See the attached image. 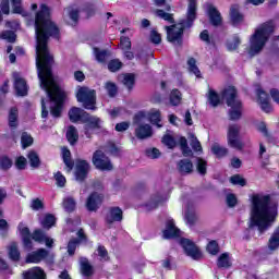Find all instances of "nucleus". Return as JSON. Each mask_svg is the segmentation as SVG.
Masks as SVG:
<instances>
[{
  "label": "nucleus",
  "mask_w": 279,
  "mask_h": 279,
  "mask_svg": "<svg viewBox=\"0 0 279 279\" xmlns=\"http://www.w3.org/2000/svg\"><path fill=\"white\" fill-rule=\"evenodd\" d=\"M60 29L51 22L49 7L41 4L40 10L35 16V36H36V66L37 75L43 88L51 101L50 114L56 119L62 117V104L66 93L58 86L51 72L53 66V54L49 51V38H58Z\"/></svg>",
  "instance_id": "obj_1"
},
{
  "label": "nucleus",
  "mask_w": 279,
  "mask_h": 279,
  "mask_svg": "<svg viewBox=\"0 0 279 279\" xmlns=\"http://www.w3.org/2000/svg\"><path fill=\"white\" fill-rule=\"evenodd\" d=\"M278 217V206H271V197L265 194H255L251 199L248 228H257L258 232H267Z\"/></svg>",
  "instance_id": "obj_2"
},
{
  "label": "nucleus",
  "mask_w": 279,
  "mask_h": 279,
  "mask_svg": "<svg viewBox=\"0 0 279 279\" xmlns=\"http://www.w3.org/2000/svg\"><path fill=\"white\" fill-rule=\"evenodd\" d=\"M195 19H197V0H189L186 19L181 20L180 23L172 26H165L167 40L172 43V45H182L184 29H191Z\"/></svg>",
  "instance_id": "obj_3"
},
{
  "label": "nucleus",
  "mask_w": 279,
  "mask_h": 279,
  "mask_svg": "<svg viewBox=\"0 0 279 279\" xmlns=\"http://www.w3.org/2000/svg\"><path fill=\"white\" fill-rule=\"evenodd\" d=\"M274 32H276V24L272 21L265 22L255 28L254 34L250 37L248 56L251 58L258 56L265 49V45Z\"/></svg>",
  "instance_id": "obj_4"
},
{
  "label": "nucleus",
  "mask_w": 279,
  "mask_h": 279,
  "mask_svg": "<svg viewBox=\"0 0 279 279\" xmlns=\"http://www.w3.org/2000/svg\"><path fill=\"white\" fill-rule=\"evenodd\" d=\"M222 98L226 100L229 110V119L231 121H239L243 112V105L236 98V88L234 86L227 87L222 93Z\"/></svg>",
  "instance_id": "obj_5"
},
{
  "label": "nucleus",
  "mask_w": 279,
  "mask_h": 279,
  "mask_svg": "<svg viewBox=\"0 0 279 279\" xmlns=\"http://www.w3.org/2000/svg\"><path fill=\"white\" fill-rule=\"evenodd\" d=\"M20 234L22 236L23 245L26 250H32V239L37 243H45V239H47V234L43 232V230L37 229L33 232L29 231L23 222L19 225Z\"/></svg>",
  "instance_id": "obj_6"
},
{
  "label": "nucleus",
  "mask_w": 279,
  "mask_h": 279,
  "mask_svg": "<svg viewBox=\"0 0 279 279\" xmlns=\"http://www.w3.org/2000/svg\"><path fill=\"white\" fill-rule=\"evenodd\" d=\"M76 99L83 104L86 110H97V92L88 87H80L76 93Z\"/></svg>",
  "instance_id": "obj_7"
},
{
  "label": "nucleus",
  "mask_w": 279,
  "mask_h": 279,
  "mask_svg": "<svg viewBox=\"0 0 279 279\" xmlns=\"http://www.w3.org/2000/svg\"><path fill=\"white\" fill-rule=\"evenodd\" d=\"M145 113L140 112L134 118V123L137 125L135 129V136L140 138V141H145V138H151L154 131L151 130V125L145 124Z\"/></svg>",
  "instance_id": "obj_8"
},
{
  "label": "nucleus",
  "mask_w": 279,
  "mask_h": 279,
  "mask_svg": "<svg viewBox=\"0 0 279 279\" xmlns=\"http://www.w3.org/2000/svg\"><path fill=\"white\" fill-rule=\"evenodd\" d=\"M92 162L99 171H112L114 169L112 161H110V158L106 156L104 150H96L93 154Z\"/></svg>",
  "instance_id": "obj_9"
},
{
  "label": "nucleus",
  "mask_w": 279,
  "mask_h": 279,
  "mask_svg": "<svg viewBox=\"0 0 279 279\" xmlns=\"http://www.w3.org/2000/svg\"><path fill=\"white\" fill-rule=\"evenodd\" d=\"M240 134H241V126H239L238 124L229 125L228 133H227V141H228L229 147H232L233 149H238V150H241L243 149V147H245V145L239 137Z\"/></svg>",
  "instance_id": "obj_10"
},
{
  "label": "nucleus",
  "mask_w": 279,
  "mask_h": 279,
  "mask_svg": "<svg viewBox=\"0 0 279 279\" xmlns=\"http://www.w3.org/2000/svg\"><path fill=\"white\" fill-rule=\"evenodd\" d=\"M82 122L85 123L84 130L87 138H90V132H93V130H101V119L98 117L83 113Z\"/></svg>",
  "instance_id": "obj_11"
},
{
  "label": "nucleus",
  "mask_w": 279,
  "mask_h": 279,
  "mask_svg": "<svg viewBox=\"0 0 279 279\" xmlns=\"http://www.w3.org/2000/svg\"><path fill=\"white\" fill-rule=\"evenodd\" d=\"M180 244L185 254L193 258V260H199L202 258V252L199 251V247L193 243V241L189 239H181Z\"/></svg>",
  "instance_id": "obj_12"
},
{
  "label": "nucleus",
  "mask_w": 279,
  "mask_h": 279,
  "mask_svg": "<svg viewBox=\"0 0 279 279\" xmlns=\"http://www.w3.org/2000/svg\"><path fill=\"white\" fill-rule=\"evenodd\" d=\"M88 171H90V163L86 160L78 159L76 161V170L75 178L77 182H84L86 177L88 175Z\"/></svg>",
  "instance_id": "obj_13"
},
{
  "label": "nucleus",
  "mask_w": 279,
  "mask_h": 279,
  "mask_svg": "<svg viewBox=\"0 0 279 279\" xmlns=\"http://www.w3.org/2000/svg\"><path fill=\"white\" fill-rule=\"evenodd\" d=\"M230 21L234 27H239L245 21V15L241 13V7L239 4H232L230 7Z\"/></svg>",
  "instance_id": "obj_14"
},
{
  "label": "nucleus",
  "mask_w": 279,
  "mask_h": 279,
  "mask_svg": "<svg viewBox=\"0 0 279 279\" xmlns=\"http://www.w3.org/2000/svg\"><path fill=\"white\" fill-rule=\"evenodd\" d=\"M181 234L182 231L175 227L173 219H168L166 221V229L163 230V239H178Z\"/></svg>",
  "instance_id": "obj_15"
},
{
  "label": "nucleus",
  "mask_w": 279,
  "mask_h": 279,
  "mask_svg": "<svg viewBox=\"0 0 279 279\" xmlns=\"http://www.w3.org/2000/svg\"><path fill=\"white\" fill-rule=\"evenodd\" d=\"M13 80L17 95L20 97H25V95H27V82H25V78L21 76V73L13 72Z\"/></svg>",
  "instance_id": "obj_16"
},
{
  "label": "nucleus",
  "mask_w": 279,
  "mask_h": 279,
  "mask_svg": "<svg viewBox=\"0 0 279 279\" xmlns=\"http://www.w3.org/2000/svg\"><path fill=\"white\" fill-rule=\"evenodd\" d=\"M101 202H104V197H101L98 193H92L86 201V208L89 213H95L101 206Z\"/></svg>",
  "instance_id": "obj_17"
},
{
  "label": "nucleus",
  "mask_w": 279,
  "mask_h": 279,
  "mask_svg": "<svg viewBox=\"0 0 279 279\" xmlns=\"http://www.w3.org/2000/svg\"><path fill=\"white\" fill-rule=\"evenodd\" d=\"M80 271L84 278H92V276H95V266H93V264H90L88 258L81 257L80 258Z\"/></svg>",
  "instance_id": "obj_18"
},
{
  "label": "nucleus",
  "mask_w": 279,
  "mask_h": 279,
  "mask_svg": "<svg viewBox=\"0 0 279 279\" xmlns=\"http://www.w3.org/2000/svg\"><path fill=\"white\" fill-rule=\"evenodd\" d=\"M194 169L193 161L190 159H181L177 162V171L180 175H191Z\"/></svg>",
  "instance_id": "obj_19"
},
{
  "label": "nucleus",
  "mask_w": 279,
  "mask_h": 279,
  "mask_svg": "<svg viewBox=\"0 0 279 279\" xmlns=\"http://www.w3.org/2000/svg\"><path fill=\"white\" fill-rule=\"evenodd\" d=\"M116 221H123V210L119 207H111L106 216V222L112 226Z\"/></svg>",
  "instance_id": "obj_20"
},
{
  "label": "nucleus",
  "mask_w": 279,
  "mask_h": 279,
  "mask_svg": "<svg viewBox=\"0 0 279 279\" xmlns=\"http://www.w3.org/2000/svg\"><path fill=\"white\" fill-rule=\"evenodd\" d=\"M47 256H49V251L45 250V248H39L35 252L29 253L26 256V263H40L41 260H45V258H47Z\"/></svg>",
  "instance_id": "obj_21"
},
{
  "label": "nucleus",
  "mask_w": 279,
  "mask_h": 279,
  "mask_svg": "<svg viewBox=\"0 0 279 279\" xmlns=\"http://www.w3.org/2000/svg\"><path fill=\"white\" fill-rule=\"evenodd\" d=\"M23 279H46L45 270L40 267H33L22 274Z\"/></svg>",
  "instance_id": "obj_22"
},
{
  "label": "nucleus",
  "mask_w": 279,
  "mask_h": 279,
  "mask_svg": "<svg viewBox=\"0 0 279 279\" xmlns=\"http://www.w3.org/2000/svg\"><path fill=\"white\" fill-rule=\"evenodd\" d=\"M208 16L211 25H214L215 27H219V25H221V13H219L217 8L209 5Z\"/></svg>",
  "instance_id": "obj_23"
},
{
  "label": "nucleus",
  "mask_w": 279,
  "mask_h": 279,
  "mask_svg": "<svg viewBox=\"0 0 279 279\" xmlns=\"http://www.w3.org/2000/svg\"><path fill=\"white\" fill-rule=\"evenodd\" d=\"M217 267L219 269H230L232 267V258L230 253H222L217 259Z\"/></svg>",
  "instance_id": "obj_24"
},
{
  "label": "nucleus",
  "mask_w": 279,
  "mask_h": 279,
  "mask_svg": "<svg viewBox=\"0 0 279 279\" xmlns=\"http://www.w3.org/2000/svg\"><path fill=\"white\" fill-rule=\"evenodd\" d=\"M184 221L190 228L195 227V223H197V214H195L193 208L187 207L185 209Z\"/></svg>",
  "instance_id": "obj_25"
},
{
  "label": "nucleus",
  "mask_w": 279,
  "mask_h": 279,
  "mask_svg": "<svg viewBox=\"0 0 279 279\" xmlns=\"http://www.w3.org/2000/svg\"><path fill=\"white\" fill-rule=\"evenodd\" d=\"M84 114H87V112L77 107H73L69 111V118L72 123H77V121H82V117H84Z\"/></svg>",
  "instance_id": "obj_26"
},
{
  "label": "nucleus",
  "mask_w": 279,
  "mask_h": 279,
  "mask_svg": "<svg viewBox=\"0 0 279 279\" xmlns=\"http://www.w3.org/2000/svg\"><path fill=\"white\" fill-rule=\"evenodd\" d=\"M268 250L270 252H276L279 250V227L274 231L268 240Z\"/></svg>",
  "instance_id": "obj_27"
},
{
  "label": "nucleus",
  "mask_w": 279,
  "mask_h": 279,
  "mask_svg": "<svg viewBox=\"0 0 279 279\" xmlns=\"http://www.w3.org/2000/svg\"><path fill=\"white\" fill-rule=\"evenodd\" d=\"M162 202H167V197H161V196H154L150 198L149 203L145 204V209L146 210H156Z\"/></svg>",
  "instance_id": "obj_28"
},
{
  "label": "nucleus",
  "mask_w": 279,
  "mask_h": 279,
  "mask_svg": "<svg viewBox=\"0 0 279 279\" xmlns=\"http://www.w3.org/2000/svg\"><path fill=\"white\" fill-rule=\"evenodd\" d=\"M62 158H63V162L66 167L68 173H71V171H73V167H75V163L71 160V150L63 148L62 149Z\"/></svg>",
  "instance_id": "obj_29"
},
{
  "label": "nucleus",
  "mask_w": 279,
  "mask_h": 279,
  "mask_svg": "<svg viewBox=\"0 0 279 279\" xmlns=\"http://www.w3.org/2000/svg\"><path fill=\"white\" fill-rule=\"evenodd\" d=\"M9 257L15 263L21 260V252H19V244L15 242L9 245Z\"/></svg>",
  "instance_id": "obj_30"
},
{
  "label": "nucleus",
  "mask_w": 279,
  "mask_h": 279,
  "mask_svg": "<svg viewBox=\"0 0 279 279\" xmlns=\"http://www.w3.org/2000/svg\"><path fill=\"white\" fill-rule=\"evenodd\" d=\"M13 14H21L22 16H29V13L23 9L22 0H11Z\"/></svg>",
  "instance_id": "obj_31"
},
{
  "label": "nucleus",
  "mask_w": 279,
  "mask_h": 279,
  "mask_svg": "<svg viewBox=\"0 0 279 279\" xmlns=\"http://www.w3.org/2000/svg\"><path fill=\"white\" fill-rule=\"evenodd\" d=\"M119 80L123 86H126L129 90H132L135 82L134 74H122Z\"/></svg>",
  "instance_id": "obj_32"
},
{
  "label": "nucleus",
  "mask_w": 279,
  "mask_h": 279,
  "mask_svg": "<svg viewBox=\"0 0 279 279\" xmlns=\"http://www.w3.org/2000/svg\"><path fill=\"white\" fill-rule=\"evenodd\" d=\"M179 145H180L181 151L185 158L193 156V150H191V148L189 147V142L186 141V137H180Z\"/></svg>",
  "instance_id": "obj_33"
},
{
  "label": "nucleus",
  "mask_w": 279,
  "mask_h": 279,
  "mask_svg": "<svg viewBox=\"0 0 279 279\" xmlns=\"http://www.w3.org/2000/svg\"><path fill=\"white\" fill-rule=\"evenodd\" d=\"M66 138L70 145H75L77 143V138H80V135H77V129H75V126H69L66 132Z\"/></svg>",
  "instance_id": "obj_34"
},
{
  "label": "nucleus",
  "mask_w": 279,
  "mask_h": 279,
  "mask_svg": "<svg viewBox=\"0 0 279 279\" xmlns=\"http://www.w3.org/2000/svg\"><path fill=\"white\" fill-rule=\"evenodd\" d=\"M27 158L33 169H38L40 167V157H38L37 151L31 150L27 155Z\"/></svg>",
  "instance_id": "obj_35"
},
{
  "label": "nucleus",
  "mask_w": 279,
  "mask_h": 279,
  "mask_svg": "<svg viewBox=\"0 0 279 279\" xmlns=\"http://www.w3.org/2000/svg\"><path fill=\"white\" fill-rule=\"evenodd\" d=\"M170 106H180L182 102V93L178 89H173L169 96Z\"/></svg>",
  "instance_id": "obj_36"
},
{
  "label": "nucleus",
  "mask_w": 279,
  "mask_h": 279,
  "mask_svg": "<svg viewBox=\"0 0 279 279\" xmlns=\"http://www.w3.org/2000/svg\"><path fill=\"white\" fill-rule=\"evenodd\" d=\"M239 45H241V37L235 34L227 41V49L228 51H236V49H239Z\"/></svg>",
  "instance_id": "obj_37"
},
{
  "label": "nucleus",
  "mask_w": 279,
  "mask_h": 279,
  "mask_svg": "<svg viewBox=\"0 0 279 279\" xmlns=\"http://www.w3.org/2000/svg\"><path fill=\"white\" fill-rule=\"evenodd\" d=\"M93 53H94L97 62H99L100 64H104L106 62V60L108 59V51H106V50H100L99 48L94 47Z\"/></svg>",
  "instance_id": "obj_38"
},
{
  "label": "nucleus",
  "mask_w": 279,
  "mask_h": 279,
  "mask_svg": "<svg viewBox=\"0 0 279 279\" xmlns=\"http://www.w3.org/2000/svg\"><path fill=\"white\" fill-rule=\"evenodd\" d=\"M9 125L10 128H16L19 125V109L14 107L9 112Z\"/></svg>",
  "instance_id": "obj_39"
},
{
  "label": "nucleus",
  "mask_w": 279,
  "mask_h": 279,
  "mask_svg": "<svg viewBox=\"0 0 279 279\" xmlns=\"http://www.w3.org/2000/svg\"><path fill=\"white\" fill-rule=\"evenodd\" d=\"M149 121L153 125H157V128H162V124H160V110L153 109L149 113Z\"/></svg>",
  "instance_id": "obj_40"
},
{
  "label": "nucleus",
  "mask_w": 279,
  "mask_h": 279,
  "mask_svg": "<svg viewBox=\"0 0 279 279\" xmlns=\"http://www.w3.org/2000/svg\"><path fill=\"white\" fill-rule=\"evenodd\" d=\"M211 151L217 158H223V156H228V148L219 145V144H214L211 146Z\"/></svg>",
  "instance_id": "obj_41"
},
{
  "label": "nucleus",
  "mask_w": 279,
  "mask_h": 279,
  "mask_svg": "<svg viewBox=\"0 0 279 279\" xmlns=\"http://www.w3.org/2000/svg\"><path fill=\"white\" fill-rule=\"evenodd\" d=\"M62 206L65 213H73L75 210V198L74 197H66L63 199Z\"/></svg>",
  "instance_id": "obj_42"
},
{
  "label": "nucleus",
  "mask_w": 279,
  "mask_h": 279,
  "mask_svg": "<svg viewBox=\"0 0 279 279\" xmlns=\"http://www.w3.org/2000/svg\"><path fill=\"white\" fill-rule=\"evenodd\" d=\"M43 228L49 230L56 226V217L51 214L45 216L44 220L41 221Z\"/></svg>",
  "instance_id": "obj_43"
},
{
  "label": "nucleus",
  "mask_w": 279,
  "mask_h": 279,
  "mask_svg": "<svg viewBox=\"0 0 279 279\" xmlns=\"http://www.w3.org/2000/svg\"><path fill=\"white\" fill-rule=\"evenodd\" d=\"M187 65H189V71L194 75H196V77H199L201 72H199V68H197V61L195 60V58H190L187 60Z\"/></svg>",
  "instance_id": "obj_44"
},
{
  "label": "nucleus",
  "mask_w": 279,
  "mask_h": 279,
  "mask_svg": "<svg viewBox=\"0 0 279 279\" xmlns=\"http://www.w3.org/2000/svg\"><path fill=\"white\" fill-rule=\"evenodd\" d=\"M156 16H159V19H163V21H168V23H175L173 20V14L165 12V10L157 9L155 10Z\"/></svg>",
  "instance_id": "obj_45"
},
{
  "label": "nucleus",
  "mask_w": 279,
  "mask_h": 279,
  "mask_svg": "<svg viewBox=\"0 0 279 279\" xmlns=\"http://www.w3.org/2000/svg\"><path fill=\"white\" fill-rule=\"evenodd\" d=\"M207 162L206 160H204L203 158H197L196 159V169L198 171V173L201 175H206V171H207Z\"/></svg>",
  "instance_id": "obj_46"
},
{
  "label": "nucleus",
  "mask_w": 279,
  "mask_h": 279,
  "mask_svg": "<svg viewBox=\"0 0 279 279\" xmlns=\"http://www.w3.org/2000/svg\"><path fill=\"white\" fill-rule=\"evenodd\" d=\"M12 168V159L8 156H1L0 157V169L2 171H8V169Z\"/></svg>",
  "instance_id": "obj_47"
},
{
  "label": "nucleus",
  "mask_w": 279,
  "mask_h": 279,
  "mask_svg": "<svg viewBox=\"0 0 279 279\" xmlns=\"http://www.w3.org/2000/svg\"><path fill=\"white\" fill-rule=\"evenodd\" d=\"M21 143H22V147L23 149H27V147H29L31 145H33L34 143V138L32 137V135L27 134V133H23L21 136Z\"/></svg>",
  "instance_id": "obj_48"
},
{
  "label": "nucleus",
  "mask_w": 279,
  "mask_h": 279,
  "mask_svg": "<svg viewBox=\"0 0 279 279\" xmlns=\"http://www.w3.org/2000/svg\"><path fill=\"white\" fill-rule=\"evenodd\" d=\"M66 12L69 14V17L72 21V25H76L77 21L80 20V10L73 9V8H69V9H66Z\"/></svg>",
  "instance_id": "obj_49"
},
{
  "label": "nucleus",
  "mask_w": 279,
  "mask_h": 279,
  "mask_svg": "<svg viewBox=\"0 0 279 279\" xmlns=\"http://www.w3.org/2000/svg\"><path fill=\"white\" fill-rule=\"evenodd\" d=\"M221 101L219 100V95H217V93H215V90H209L208 94V104H210L213 106V108H217V106L220 104Z\"/></svg>",
  "instance_id": "obj_50"
},
{
  "label": "nucleus",
  "mask_w": 279,
  "mask_h": 279,
  "mask_svg": "<svg viewBox=\"0 0 279 279\" xmlns=\"http://www.w3.org/2000/svg\"><path fill=\"white\" fill-rule=\"evenodd\" d=\"M162 143L163 145H166V147H168L169 149H173L175 147V145H178L175 143V138H173V136H171L170 134H166L162 137Z\"/></svg>",
  "instance_id": "obj_51"
},
{
  "label": "nucleus",
  "mask_w": 279,
  "mask_h": 279,
  "mask_svg": "<svg viewBox=\"0 0 279 279\" xmlns=\"http://www.w3.org/2000/svg\"><path fill=\"white\" fill-rule=\"evenodd\" d=\"M121 66H123V63L119 59H113L108 63V69L111 71V73H117Z\"/></svg>",
  "instance_id": "obj_52"
},
{
  "label": "nucleus",
  "mask_w": 279,
  "mask_h": 279,
  "mask_svg": "<svg viewBox=\"0 0 279 279\" xmlns=\"http://www.w3.org/2000/svg\"><path fill=\"white\" fill-rule=\"evenodd\" d=\"M0 38L2 40H7L8 43H14L16 40V34L12 31H4L0 34Z\"/></svg>",
  "instance_id": "obj_53"
},
{
  "label": "nucleus",
  "mask_w": 279,
  "mask_h": 279,
  "mask_svg": "<svg viewBox=\"0 0 279 279\" xmlns=\"http://www.w3.org/2000/svg\"><path fill=\"white\" fill-rule=\"evenodd\" d=\"M207 252L211 254V256H217L219 254V244L217 241L213 240L207 244Z\"/></svg>",
  "instance_id": "obj_54"
},
{
  "label": "nucleus",
  "mask_w": 279,
  "mask_h": 279,
  "mask_svg": "<svg viewBox=\"0 0 279 279\" xmlns=\"http://www.w3.org/2000/svg\"><path fill=\"white\" fill-rule=\"evenodd\" d=\"M190 145L194 151H202V143H199V140L195 137L194 134H190Z\"/></svg>",
  "instance_id": "obj_55"
},
{
  "label": "nucleus",
  "mask_w": 279,
  "mask_h": 279,
  "mask_svg": "<svg viewBox=\"0 0 279 279\" xmlns=\"http://www.w3.org/2000/svg\"><path fill=\"white\" fill-rule=\"evenodd\" d=\"M105 88L109 95V97H116L118 89H117V84L112 83V82H107L105 84Z\"/></svg>",
  "instance_id": "obj_56"
},
{
  "label": "nucleus",
  "mask_w": 279,
  "mask_h": 279,
  "mask_svg": "<svg viewBox=\"0 0 279 279\" xmlns=\"http://www.w3.org/2000/svg\"><path fill=\"white\" fill-rule=\"evenodd\" d=\"M230 182H231V184H234L238 186H245V184H247V181H245V179L243 177H241L240 174L232 175L230 178Z\"/></svg>",
  "instance_id": "obj_57"
},
{
  "label": "nucleus",
  "mask_w": 279,
  "mask_h": 279,
  "mask_svg": "<svg viewBox=\"0 0 279 279\" xmlns=\"http://www.w3.org/2000/svg\"><path fill=\"white\" fill-rule=\"evenodd\" d=\"M120 49H122V51H130V49H132V41L130 40V37L120 38Z\"/></svg>",
  "instance_id": "obj_58"
},
{
  "label": "nucleus",
  "mask_w": 279,
  "mask_h": 279,
  "mask_svg": "<svg viewBox=\"0 0 279 279\" xmlns=\"http://www.w3.org/2000/svg\"><path fill=\"white\" fill-rule=\"evenodd\" d=\"M54 180H56V184H57V186H59V189H64V186L66 184V178L62 174V172H57L54 174Z\"/></svg>",
  "instance_id": "obj_59"
},
{
  "label": "nucleus",
  "mask_w": 279,
  "mask_h": 279,
  "mask_svg": "<svg viewBox=\"0 0 279 279\" xmlns=\"http://www.w3.org/2000/svg\"><path fill=\"white\" fill-rule=\"evenodd\" d=\"M97 255L99 256L100 260H110V256H108V250H106V246H98Z\"/></svg>",
  "instance_id": "obj_60"
},
{
  "label": "nucleus",
  "mask_w": 279,
  "mask_h": 279,
  "mask_svg": "<svg viewBox=\"0 0 279 279\" xmlns=\"http://www.w3.org/2000/svg\"><path fill=\"white\" fill-rule=\"evenodd\" d=\"M147 158H151L156 160V158H160V150L158 148H148L145 150Z\"/></svg>",
  "instance_id": "obj_61"
},
{
  "label": "nucleus",
  "mask_w": 279,
  "mask_h": 279,
  "mask_svg": "<svg viewBox=\"0 0 279 279\" xmlns=\"http://www.w3.org/2000/svg\"><path fill=\"white\" fill-rule=\"evenodd\" d=\"M80 243V241H77L76 239H73L69 242L68 244V254L70 256H73V254H75V250H77V244Z\"/></svg>",
  "instance_id": "obj_62"
},
{
  "label": "nucleus",
  "mask_w": 279,
  "mask_h": 279,
  "mask_svg": "<svg viewBox=\"0 0 279 279\" xmlns=\"http://www.w3.org/2000/svg\"><path fill=\"white\" fill-rule=\"evenodd\" d=\"M31 208L33 210H43L45 208V205L43 204V201H40V198H35L31 203Z\"/></svg>",
  "instance_id": "obj_63"
},
{
  "label": "nucleus",
  "mask_w": 279,
  "mask_h": 279,
  "mask_svg": "<svg viewBox=\"0 0 279 279\" xmlns=\"http://www.w3.org/2000/svg\"><path fill=\"white\" fill-rule=\"evenodd\" d=\"M150 41L154 43V45H160L162 43V37L160 34L156 31L150 32Z\"/></svg>",
  "instance_id": "obj_64"
}]
</instances>
